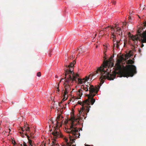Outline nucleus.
I'll use <instances>...</instances> for the list:
<instances>
[{
	"instance_id": "f257e3e1",
	"label": "nucleus",
	"mask_w": 146,
	"mask_h": 146,
	"mask_svg": "<svg viewBox=\"0 0 146 146\" xmlns=\"http://www.w3.org/2000/svg\"><path fill=\"white\" fill-rule=\"evenodd\" d=\"M112 57L111 56L109 60H104L103 64L100 67L98 68L97 70L94 72V73L92 74V76H94L96 74L99 73H100L101 75L100 79V85L102 84L104 82V79H108V80H113L116 77V75L118 74V72L116 71L120 72L121 76L124 77H132L134 74L137 73L136 67L135 66L133 65H127L126 67L122 69V67L119 63L117 62L115 65V70L113 71L112 73L110 74L108 72V70L107 69H105L109 65H111L113 66L111 59Z\"/></svg>"
},
{
	"instance_id": "f03ea898",
	"label": "nucleus",
	"mask_w": 146,
	"mask_h": 146,
	"mask_svg": "<svg viewBox=\"0 0 146 146\" xmlns=\"http://www.w3.org/2000/svg\"><path fill=\"white\" fill-rule=\"evenodd\" d=\"M71 120L72 123L70 126V128L66 130V131L69 134L70 142H68V139L67 138L65 137L62 135L60 130L58 128L59 126H61L62 124L60 122H59L61 116L60 115H59L57 117L56 121V126L54 128L53 131L52 133L53 135L54 140L52 141V146H59L58 143H56V139L59 138H61L63 139L65 141L66 143V145L68 146H71V144L75 142V140L74 138L72 137L77 138L79 137L80 136V133H79V128H77L75 126L78 123L79 121L78 119L76 118L74 116H72L71 115ZM73 145L72 146H75Z\"/></svg>"
},
{
	"instance_id": "7ed1b4c3",
	"label": "nucleus",
	"mask_w": 146,
	"mask_h": 146,
	"mask_svg": "<svg viewBox=\"0 0 146 146\" xmlns=\"http://www.w3.org/2000/svg\"><path fill=\"white\" fill-rule=\"evenodd\" d=\"M86 96L88 97V99L86 100L83 101L82 103L78 102V104L81 105L82 104V107L81 108V111H80V113L81 111V113L84 111V112L87 114V113L89 111V108L91 107V106H90V105H93L95 101V100L92 98L89 94H87Z\"/></svg>"
},
{
	"instance_id": "20e7f679",
	"label": "nucleus",
	"mask_w": 146,
	"mask_h": 146,
	"mask_svg": "<svg viewBox=\"0 0 146 146\" xmlns=\"http://www.w3.org/2000/svg\"><path fill=\"white\" fill-rule=\"evenodd\" d=\"M143 29L142 27H140L137 31V34L131 37L135 44H137L138 40L141 41L142 43H146V30L142 33H141Z\"/></svg>"
},
{
	"instance_id": "39448f33",
	"label": "nucleus",
	"mask_w": 146,
	"mask_h": 146,
	"mask_svg": "<svg viewBox=\"0 0 146 146\" xmlns=\"http://www.w3.org/2000/svg\"><path fill=\"white\" fill-rule=\"evenodd\" d=\"M100 87L99 86H96L94 87L93 85H90L89 83L87 82L85 85H82L81 86V88L83 89L85 91H88L89 89V95L92 98H93L96 94L98 93Z\"/></svg>"
},
{
	"instance_id": "423d86ee",
	"label": "nucleus",
	"mask_w": 146,
	"mask_h": 146,
	"mask_svg": "<svg viewBox=\"0 0 146 146\" xmlns=\"http://www.w3.org/2000/svg\"><path fill=\"white\" fill-rule=\"evenodd\" d=\"M76 62V61L74 60L73 62L70 63L68 65H66V68H64V71L65 73V76L64 79H66V76L67 74H72V72L73 71V67Z\"/></svg>"
},
{
	"instance_id": "0eeeda50",
	"label": "nucleus",
	"mask_w": 146,
	"mask_h": 146,
	"mask_svg": "<svg viewBox=\"0 0 146 146\" xmlns=\"http://www.w3.org/2000/svg\"><path fill=\"white\" fill-rule=\"evenodd\" d=\"M72 74V77H71L70 75H69L68 77L66 79L65 82L68 83L71 80L72 81H75L76 82L77 81L76 79H78V77L79 76L78 74L77 73L75 74L74 72L72 73V74Z\"/></svg>"
},
{
	"instance_id": "6e6552de",
	"label": "nucleus",
	"mask_w": 146,
	"mask_h": 146,
	"mask_svg": "<svg viewBox=\"0 0 146 146\" xmlns=\"http://www.w3.org/2000/svg\"><path fill=\"white\" fill-rule=\"evenodd\" d=\"M115 28H113L112 27L111 28V29L112 31H113V32L111 33V36H115V34H117V33L118 31L119 30H120V28L117 27L116 25L115 27Z\"/></svg>"
},
{
	"instance_id": "1a4fd4ad",
	"label": "nucleus",
	"mask_w": 146,
	"mask_h": 146,
	"mask_svg": "<svg viewBox=\"0 0 146 146\" xmlns=\"http://www.w3.org/2000/svg\"><path fill=\"white\" fill-rule=\"evenodd\" d=\"M90 78L89 76H86L85 78H84L82 79H80L78 78V82L80 84L85 83L86 81H87Z\"/></svg>"
},
{
	"instance_id": "9d476101",
	"label": "nucleus",
	"mask_w": 146,
	"mask_h": 146,
	"mask_svg": "<svg viewBox=\"0 0 146 146\" xmlns=\"http://www.w3.org/2000/svg\"><path fill=\"white\" fill-rule=\"evenodd\" d=\"M25 135L27 136L28 139V140L29 145V146H33V145L34 144V142L33 141L30 139V137L27 134L26 132Z\"/></svg>"
},
{
	"instance_id": "9b49d317",
	"label": "nucleus",
	"mask_w": 146,
	"mask_h": 146,
	"mask_svg": "<svg viewBox=\"0 0 146 146\" xmlns=\"http://www.w3.org/2000/svg\"><path fill=\"white\" fill-rule=\"evenodd\" d=\"M121 43H120V41H116V43H113V47H116L117 49L119 48V45L121 44Z\"/></svg>"
},
{
	"instance_id": "f8f14e48",
	"label": "nucleus",
	"mask_w": 146,
	"mask_h": 146,
	"mask_svg": "<svg viewBox=\"0 0 146 146\" xmlns=\"http://www.w3.org/2000/svg\"><path fill=\"white\" fill-rule=\"evenodd\" d=\"M64 88L65 90H66L67 91H69L70 89L69 85L68 84H67L65 83L64 84Z\"/></svg>"
},
{
	"instance_id": "ddd939ff",
	"label": "nucleus",
	"mask_w": 146,
	"mask_h": 146,
	"mask_svg": "<svg viewBox=\"0 0 146 146\" xmlns=\"http://www.w3.org/2000/svg\"><path fill=\"white\" fill-rule=\"evenodd\" d=\"M131 51H130L129 52L127 53L125 55V58L126 59H128L129 57L132 56V54L131 53Z\"/></svg>"
},
{
	"instance_id": "4468645a",
	"label": "nucleus",
	"mask_w": 146,
	"mask_h": 146,
	"mask_svg": "<svg viewBox=\"0 0 146 146\" xmlns=\"http://www.w3.org/2000/svg\"><path fill=\"white\" fill-rule=\"evenodd\" d=\"M77 94L79 95L80 97H81L82 94V90L81 89L79 90Z\"/></svg>"
},
{
	"instance_id": "2eb2a0df",
	"label": "nucleus",
	"mask_w": 146,
	"mask_h": 146,
	"mask_svg": "<svg viewBox=\"0 0 146 146\" xmlns=\"http://www.w3.org/2000/svg\"><path fill=\"white\" fill-rule=\"evenodd\" d=\"M27 127H28L27 126V124L26 125H25L24 126V128L21 127V129L22 130V131L23 132L24 131H25V129H26V128Z\"/></svg>"
},
{
	"instance_id": "dca6fc26",
	"label": "nucleus",
	"mask_w": 146,
	"mask_h": 146,
	"mask_svg": "<svg viewBox=\"0 0 146 146\" xmlns=\"http://www.w3.org/2000/svg\"><path fill=\"white\" fill-rule=\"evenodd\" d=\"M133 63H134L133 61L132 60H131V59L129 60H128L127 61V63L128 64H131Z\"/></svg>"
},
{
	"instance_id": "f3484780",
	"label": "nucleus",
	"mask_w": 146,
	"mask_h": 146,
	"mask_svg": "<svg viewBox=\"0 0 146 146\" xmlns=\"http://www.w3.org/2000/svg\"><path fill=\"white\" fill-rule=\"evenodd\" d=\"M64 97L63 99H62V102H63L65 101V100H66L67 99V97H66V96H63Z\"/></svg>"
},
{
	"instance_id": "a211bd4d",
	"label": "nucleus",
	"mask_w": 146,
	"mask_h": 146,
	"mask_svg": "<svg viewBox=\"0 0 146 146\" xmlns=\"http://www.w3.org/2000/svg\"><path fill=\"white\" fill-rule=\"evenodd\" d=\"M117 34H118V35H120L121 34H122V32L121 31V28H120V30H118V31L117 33Z\"/></svg>"
},
{
	"instance_id": "6ab92c4d",
	"label": "nucleus",
	"mask_w": 146,
	"mask_h": 146,
	"mask_svg": "<svg viewBox=\"0 0 146 146\" xmlns=\"http://www.w3.org/2000/svg\"><path fill=\"white\" fill-rule=\"evenodd\" d=\"M58 87H57V90H56V92L58 93V92H59V83H58Z\"/></svg>"
},
{
	"instance_id": "aec40b11",
	"label": "nucleus",
	"mask_w": 146,
	"mask_h": 146,
	"mask_svg": "<svg viewBox=\"0 0 146 146\" xmlns=\"http://www.w3.org/2000/svg\"><path fill=\"white\" fill-rule=\"evenodd\" d=\"M69 91H67L66 90H65L64 92V93L63 95V96H65L68 93Z\"/></svg>"
},
{
	"instance_id": "412c9836",
	"label": "nucleus",
	"mask_w": 146,
	"mask_h": 146,
	"mask_svg": "<svg viewBox=\"0 0 146 146\" xmlns=\"http://www.w3.org/2000/svg\"><path fill=\"white\" fill-rule=\"evenodd\" d=\"M132 48L133 50V51H135V46L133 45H132Z\"/></svg>"
},
{
	"instance_id": "4be33fe9",
	"label": "nucleus",
	"mask_w": 146,
	"mask_h": 146,
	"mask_svg": "<svg viewBox=\"0 0 146 146\" xmlns=\"http://www.w3.org/2000/svg\"><path fill=\"white\" fill-rule=\"evenodd\" d=\"M37 76L38 77H40L41 76V73L40 72H38L37 74Z\"/></svg>"
},
{
	"instance_id": "5701e85b",
	"label": "nucleus",
	"mask_w": 146,
	"mask_h": 146,
	"mask_svg": "<svg viewBox=\"0 0 146 146\" xmlns=\"http://www.w3.org/2000/svg\"><path fill=\"white\" fill-rule=\"evenodd\" d=\"M111 38H113V44L114 43V42H115V40H114L115 39V41H117L116 40V39L115 38V36H113L112 37H111Z\"/></svg>"
},
{
	"instance_id": "b1692460",
	"label": "nucleus",
	"mask_w": 146,
	"mask_h": 146,
	"mask_svg": "<svg viewBox=\"0 0 146 146\" xmlns=\"http://www.w3.org/2000/svg\"><path fill=\"white\" fill-rule=\"evenodd\" d=\"M107 47L106 46H105L104 48V49L105 50H104V55H106V50L107 49Z\"/></svg>"
},
{
	"instance_id": "393cba45",
	"label": "nucleus",
	"mask_w": 146,
	"mask_h": 146,
	"mask_svg": "<svg viewBox=\"0 0 146 146\" xmlns=\"http://www.w3.org/2000/svg\"><path fill=\"white\" fill-rule=\"evenodd\" d=\"M20 133L21 134V137H24V134H25L26 133H23V132L22 133L21 132H20Z\"/></svg>"
},
{
	"instance_id": "a878e982",
	"label": "nucleus",
	"mask_w": 146,
	"mask_h": 146,
	"mask_svg": "<svg viewBox=\"0 0 146 146\" xmlns=\"http://www.w3.org/2000/svg\"><path fill=\"white\" fill-rule=\"evenodd\" d=\"M25 131H30V127H27L26 129H25Z\"/></svg>"
},
{
	"instance_id": "bb28decb",
	"label": "nucleus",
	"mask_w": 146,
	"mask_h": 146,
	"mask_svg": "<svg viewBox=\"0 0 146 146\" xmlns=\"http://www.w3.org/2000/svg\"><path fill=\"white\" fill-rule=\"evenodd\" d=\"M146 26V21H145V22L143 23V27H144V28H145V27Z\"/></svg>"
},
{
	"instance_id": "cd10ccee",
	"label": "nucleus",
	"mask_w": 146,
	"mask_h": 146,
	"mask_svg": "<svg viewBox=\"0 0 146 146\" xmlns=\"http://www.w3.org/2000/svg\"><path fill=\"white\" fill-rule=\"evenodd\" d=\"M30 137H31V139H33L34 138V137H33L32 136V133H30Z\"/></svg>"
},
{
	"instance_id": "c85d7f7f",
	"label": "nucleus",
	"mask_w": 146,
	"mask_h": 146,
	"mask_svg": "<svg viewBox=\"0 0 146 146\" xmlns=\"http://www.w3.org/2000/svg\"><path fill=\"white\" fill-rule=\"evenodd\" d=\"M139 41H140L142 43L141 45V47L142 48L144 46V44H143V43H142V42H141V41H140V40H139Z\"/></svg>"
},
{
	"instance_id": "c756f323",
	"label": "nucleus",
	"mask_w": 146,
	"mask_h": 146,
	"mask_svg": "<svg viewBox=\"0 0 146 146\" xmlns=\"http://www.w3.org/2000/svg\"><path fill=\"white\" fill-rule=\"evenodd\" d=\"M62 102L61 101L59 103V106H61V104Z\"/></svg>"
},
{
	"instance_id": "7c9ffc66",
	"label": "nucleus",
	"mask_w": 146,
	"mask_h": 146,
	"mask_svg": "<svg viewBox=\"0 0 146 146\" xmlns=\"http://www.w3.org/2000/svg\"><path fill=\"white\" fill-rule=\"evenodd\" d=\"M141 51V50L140 48H139V53H140Z\"/></svg>"
},
{
	"instance_id": "2f4dec72",
	"label": "nucleus",
	"mask_w": 146,
	"mask_h": 146,
	"mask_svg": "<svg viewBox=\"0 0 146 146\" xmlns=\"http://www.w3.org/2000/svg\"><path fill=\"white\" fill-rule=\"evenodd\" d=\"M112 3L113 4L115 5L116 3V2L115 1H114L112 2Z\"/></svg>"
},
{
	"instance_id": "473e14b6",
	"label": "nucleus",
	"mask_w": 146,
	"mask_h": 146,
	"mask_svg": "<svg viewBox=\"0 0 146 146\" xmlns=\"http://www.w3.org/2000/svg\"><path fill=\"white\" fill-rule=\"evenodd\" d=\"M50 121H52V124H53V123H54V122H53V121H52L53 120L52 119H50Z\"/></svg>"
},
{
	"instance_id": "72a5a7b5",
	"label": "nucleus",
	"mask_w": 146,
	"mask_h": 146,
	"mask_svg": "<svg viewBox=\"0 0 146 146\" xmlns=\"http://www.w3.org/2000/svg\"><path fill=\"white\" fill-rule=\"evenodd\" d=\"M85 146H90V145H85Z\"/></svg>"
},
{
	"instance_id": "f704fd0d",
	"label": "nucleus",
	"mask_w": 146,
	"mask_h": 146,
	"mask_svg": "<svg viewBox=\"0 0 146 146\" xmlns=\"http://www.w3.org/2000/svg\"><path fill=\"white\" fill-rule=\"evenodd\" d=\"M123 24H124V25H126V24H127V23H123Z\"/></svg>"
},
{
	"instance_id": "c9c22d12",
	"label": "nucleus",
	"mask_w": 146,
	"mask_h": 146,
	"mask_svg": "<svg viewBox=\"0 0 146 146\" xmlns=\"http://www.w3.org/2000/svg\"><path fill=\"white\" fill-rule=\"evenodd\" d=\"M125 41L124 42V46H125Z\"/></svg>"
},
{
	"instance_id": "e433bc0d",
	"label": "nucleus",
	"mask_w": 146,
	"mask_h": 146,
	"mask_svg": "<svg viewBox=\"0 0 146 146\" xmlns=\"http://www.w3.org/2000/svg\"><path fill=\"white\" fill-rule=\"evenodd\" d=\"M63 79H64L63 78H62V79H61V80H60V82H61V80H62Z\"/></svg>"
},
{
	"instance_id": "4c0bfd02",
	"label": "nucleus",
	"mask_w": 146,
	"mask_h": 146,
	"mask_svg": "<svg viewBox=\"0 0 146 146\" xmlns=\"http://www.w3.org/2000/svg\"><path fill=\"white\" fill-rule=\"evenodd\" d=\"M56 77L57 78H58V76H56Z\"/></svg>"
},
{
	"instance_id": "58836bf2",
	"label": "nucleus",
	"mask_w": 146,
	"mask_h": 146,
	"mask_svg": "<svg viewBox=\"0 0 146 146\" xmlns=\"http://www.w3.org/2000/svg\"><path fill=\"white\" fill-rule=\"evenodd\" d=\"M108 27H107L105 29H106V28H108Z\"/></svg>"
},
{
	"instance_id": "ea45409f",
	"label": "nucleus",
	"mask_w": 146,
	"mask_h": 146,
	"mask_svg": "<svg viewBox=\"0 0 146 146\" xmlns=\"http://www.w3.org/2000/svg\"><path fill=\"white\" fill-rule=\"evenodd\" d=\"M104 58H105V59H106V58H105V56H104Z\"/></svg>"
},
{
	"instance_id": "a19ab883",
	"label": "nucleus",
	"mask_w": 146,
	"mask_h": 146,
	"mask_svg": "<svg viewBox=\"0 0 146 146\" xmlns=\"http://www.w3.org/2000/svg\"><path fill=\"white\" fill-rule=\"evenodd\" d=\"M52 131V129H51V130H50V131Z\"/></svg>"
},
{
	"instance_id": "79ce46f5",
	"label": "nucleus",
	"mask_w": 146,
	"mask_h": 146,
	"mask_svg": "<svg viewBox=\"0 0 146 146\" xmlns=\"http://www.w3.org/2000/svg\"><path fill=\"white\" fill-rule=\"evenodd\" d=\"M21 146H23V145L22 144H21Z\"/></svg>"
},
{
	"instance_id": "37998d69",
	"label": "nucleus",
	"mask_w": 146,
	"mask_h": 146,
	"mask_svg": "<svg viewBox=\"0 0 146 146\" xmlns=\"http://www.w3.org/2000/svg\"><path fill=\"white\" fill-rule=\"evenodd\" d=\"M96 34H95V36H96Z\"/></svg>"
},
{
	"instance_id": "c03bdc74",
	"label": "nucleus",
	"mask_w": 146,
	"mask_h": 146,
	"mask_svg": "<svg viewBox=\"0 0 146 146\" xmlns=\"http://www.w3.org/2000/svg\"><path fill=\"white\" fill-rule=\"evenodd\" d=\"M91 80H92V77L91 78Z\"/></svg>"
},
{
	"instance_id": "a18cd8bd",
	"label": "nucleus",
	"mask_w": 146,
	"mask_h": 146,
	"mask_svg": "<svg viewBox=\"0 0 146 146\" xmlns=\"http://www.w3.org/2000/svg\"><path fill=\"white\" fill-rule=\"evenodd\" d=\"M78 56V55L77 56Z\"/></svg>"
},
{
	"instance_id": "49530a36",
	"label": "nucleus",
	"mask_w": 146,
	"mask_h": 146,
	"mask_svg": "<svg viewBox=\"0 0 146 146\" xmlns=\"http://www.w3.org/2000/svg\"><path fill=\"white\" fill-rule=\"evenodd\" d=\"M129 19H130V17L129 18Z\"/></svg>"
},
{
	"instance_id": "de8ad7c7",
	"label": "nucleus",
	"mask_w": 146,
	"mask_h": 146,
	"mask_svg": "<svg viewBox=\"0 0 146 146\" xmlns=\"http://www.w3.org/2000/svg\"><path fill=\"white\" fill-rule=\"evenodd\" d=\"M14 142L15 143H16L15 141H14Z\"/></svg>"
}]
</instances>
